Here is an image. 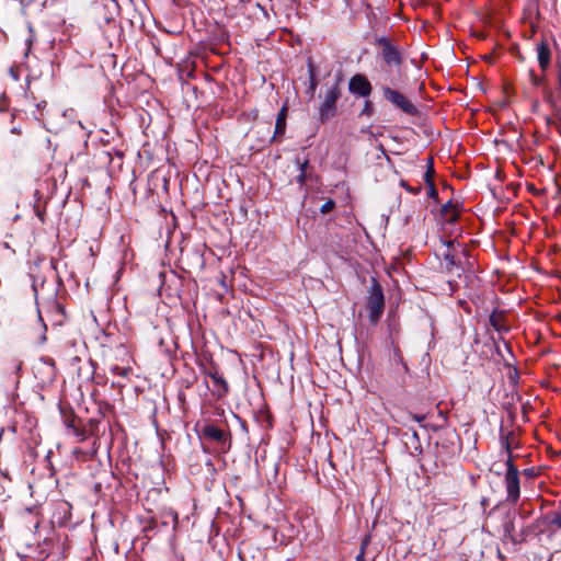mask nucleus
<instances>
[{
  "label": "nucleus",
  "mask_w": 561,
  "mask_h": 561,
  "mask_svg": "<svg viewBox=\"0 0 561 561\" xmlns=\"http://www.w3.org/2000/svg\"><path fill=\"white\" fill-rule=\"evenodd\" d=\"M374 112H375V108H374V103L366 99L365 102H364V106L362 108V111L359 112L358 116L359 117H371L374 115Z\"/></svg>",
  "instance_id": "22"
},
{
  "label": "nucleus",
  "mask_w": 561,
  "mask_h": 561,
  "mask_svg": "<svg viewBox=\"0 0 561 561\" xmlns=\"http://www.w3.org/2000/svg\"><path fill=\"white\" fill-rule=\"evenodd\" d=\"M519 470L516 465L510 466V471L504 473V486L506 491V502L516 505L520 499V479Z\"/></svg>",
  "instance_id": "6"
},
{
  "label": "nucleus",
  "mask_w": 561,
  "mask_h": 561,
  "mask_svg": "<svg viewBox=\"0 0 561 561\" xmlns=\"http://www.w3.org/2000/svg\"><path fill=\"white\" fill-rule=\"evenodd\" d=\"M530 81L535 87H539L543 83V78L539 77L535 73V71L531 69L529 71Z\"/></svg>",
  "instance_id": "31"
},
{
  "label": "nucleus",
  "mask_w": 561,
  "mask_h": 561,
  "mask_svg": "<svg viewBox=\"0 0 561 561\" xmlns=\"http://www.w3.org/2000/svg\"><path fill=\"white\" fill-rule=\"evenodd\" d=\"M547 518H550L549 525L557 526L561 529V512H551Z\"/></svg>",
  "instance_id": "26"
},
{
  "label": "nucleus",
  "mask_w": 561,
  "mask_h": 561,
  "mask_svg": "<svg viewBox=\"0 0 561 561\" xmlns=\"http://www.w3.org/2000/svg\"><path fill=\"white\" fill-rule=\"evenodd\" d=\"M366 310L368 311L369 322L376 325L385 311V295L380 283L376 277H371V283L366 297Z\"/></svg>",
  "instance_id": "3"
},
{
  "label": "nucleus",
  "mask_w": 561,
  "mask_h": 561,
  "mask_svg": "<svg viewBox=\"0 0 561 561\" xmlns=\"http://www.w3.org/2000/svg\"><path fill=\"white\" fill-rule=\"evenodd\" d=\"M381 92L383 98L389 103L400 108L403 113L411 116H415L419 114L417 107L410 100H408L400 91L392 89L390 85H383L381 88Z\"/></svg>",
  "instance_id": "7"
},
{
  "label": "nucleus",
  "mask_w": 561,
  "mask_h": 561,
  "mask_svg": "<svg viewBox=\"0 0 561 561\" xmlns=\"http://www.w3.org/2000/svg\"><path fill=\"white\" fill-rule=\"evenodd\" d=\"M162 516L164 518V520L162 522V524L164 526H167L169 524V522L167 520L168 518H171V520L173 522L174 526H176L178 523H179V514L173 508L164 510L163 513H162Z\"/></svg>",
  "instance_id": "21"
},
{
  "label": "nucleus",
  "mask_w": 561,
  "mask_h": 561,
  "mask_svg": "<svg viewBox=\"0 0 561 561\" xmlns=\"http://www.w3.org/2000/svg\"><path fill=\"white\" fill-rule=\"evenodd\" d=\"M537 50V60L539 64V67L542 71H546L551 64V49L549 47V44L546 39H541L536 47Z\"/></svg>",
  "instance_id": "10"
},
{
  "label": "nucleus",
  "mask_w": 561,
  "mask_h": 561,
  "mask_svg": "<svg viewBox=\"0 0 561 561\" xmlns=\"http://www.w3.org/2000/svg\"><path fill=\"white\" fill-rule=\"evenodd\" d=\"M348 91L360 98H368L373 92V85L363 73H355L348 81Z\"/></svg>",
  "instance_id": "9"
},
{
  "label": "nucleus",
  "mask_w": 561,
  "mask_h": 561,
  "mask_svg": "<svg viewBox=\"0 0 561 561\" xmlns=\"http://www.w3.org/2000/svg\"><path fill=\"white\" fill-rule=\"evenodd\" d=\"M454 247L453 241L447 242V251L443 254L444 261L446 264V271L448 273H453L454 270L457 271V276H461L462 267L459 261L456 260L454 253L450 251V249Z\"/></svg>",
  "instance_id": "14"
},
{
  "label": "nucleus",
  "mask_w": 561,
  "mask_h": 561,
  "mask_svg": "<svg viewBox=\"0 0 561 561\" xmlns=\"http://www.w3.org/2000/svg\"><path fill=\"white\" fill-rule=\"evenodd\" d=\"M11 133H12V134H15V135H21V134H22V129H21V127H19V126H13V127L11 128Z\"/></svg>",
  "instance_id": "38"
},
{
  "label": "nucleus",
  "mask_w": 561,
  "mask_h": 561,
  "mask_svg": "<svg viewBox=\"0 0 561 561\" xmlns=\"http://www.w3.org/2000/svg\"><path fill=\"white\" fill-rule=\"evenodd\" d=\"M28 33H30V35H28V37L25 39L26 45H27V49H30V48H31V46H32V44H33V42H34V39H35V34H34V30H33V26H32V25H28Z\"/></svg>",
  "instance_id": "34"
},
{
  "label": "nucleus",
  "mask_w": 561,
  "mask_h": 561,
  "mask_svg": "<svg viewBox=\"0 0 561 561\" xmlns=\"http://www.w3.org/2000/svg\"><path fill=\"white\" fill-rule=\"evenodd\" d=\"M412 419L416 422H422L425 420V415L413 414Z\"/></svg>",
  "instance_id": "39"
},
{
  "label": "nucleus",
  "mask_w": 561,
  "mask_h": 561,
  "mask_svg": "<svg viewBox=\"0 0 561 561\" xmlns=\"http://www.w3.org/2000/svg\"><path fill=\"white\" fill-rule=\"evenodd\" d=\"M199 438L217 444L219 451L224 454L228 453L232 445L229 427L226 425L224 428L213 422H206L201 427Z\"/></svg>",
  "instance_id": "4"
},
{
  "label": "nucleus",
  "mask_w": 561,
  "mask_h": 561,
  "mask_svg": "<svg viewBox=\"0 0 561 561\" xmlns=\"http://www.w3.org/2000/svg\"><path fill=\"white\" fill-rule=\"evenodd\" d=\"M335 208V201L332 198H329L325 201V203L320 207V213L322 215H325L330 211H332Z\"/></svg>",
  "instance_id": "27"
},
{
  "label": "nucleus",
  "mask_w": 561,
  "mask_h": 561,
  "mask_svg": "<svg viewBox=\"0 0 561 561\" xmlns=\"http://www.w3.org/2000/svg\"><path fill=\"white\" fill-rule=\"evenodd\" d=\"M457 437L456 432L445 431L439 435V440L436 442V446L443 448L447 453L453 449L455 445V438Z\"/></svg>",
  "instance_id": "18"
},
{
  "label": "nucleus",
  "mask_w": 561,
  "mask_h": 561,
  "mask_svg": "<svg viewBox=\"0 0 561 561\" xmlns=\"http://www.w3.org/2000/svg\"><path fill=\"white\" fill-rule=\"evenodd\" d=\"M307 66H308V75H309V88L307 90V93H309L310 95H313L319 85V80L317 79V75H316V66L311 59L308 60Z\"/></svg>",
  "instance_id": "20"
},
{
  "label": "nucleus",
  "mask_w": 561,
  "mask_h": 561,
  "mask_svg": "<svg viewBox=\"0 0 561 561\" xmlns=\"http://www.w3.org/2000/svg\"><path fill=\"white\" fill-rule=\"evenodd\" d=\"M557 115H558V116L560 117V119H561V110L559 111V113H558Z\"/></svg>",
  "instance_id": "42"
},
{
  "label": "nucleus",
  "mask_w": 561,
  "mask_h": 561,
  "mask_svg": "<svg viewBox=\"0 0 561 561\" xmlns=\"http://www.w3.org/2000/svg\"><path fill=\"white\" fill-rule=\"evenodd\" d=\"M178 399L181 402V404L183 405L186 402L185 393L183 391H180L179 394H178Z\"/></svg>",
  "instance_id": "37"
},
{
  "label": "nucleus",
  "mask_w": 561,
  "mask_h": 561,
  "mask_svg": "<svg viewBox=\"0 0 561 561\" xmlns=\"http://www.w3.org/2000/svg\"><path fill=\"white\" fill-rule=\"evenodd\" d=\"M116 158L119 160V163L123 164L124 153L123 151H115Z\"/></svg>",
  "instance_id": "40"
},
{
  "label": "nucleus",
  "mask_w": 561,
  "mask_h": 561,
  "mask_svg": "<svg viewBox=\"0 0 561 561\" xmlns=\"http://www.w3.org/2000/svg\"><path fill=\"white\" fill-rule=\"evenodd\" d=\"M523 474L530 478V479H534L538 476V471L535 467H530V468H526L523 470Z\"/></svg>",
  "instance_id": "33"
},
{
  "label": "nucleus",
  "mask_w": 561,
  "mask_h": 561,
  "mask_svg": "<svg viewBox=\"0 0 561 561\" xmlns=\"http://www.w3.org/2000/svg\"><path fill=\"white\" fill-rule=\"evenodd\" d=\"M287 113H288V108H287V105L285 104V105H283V107L280 108V111L277 114L274 134H273L270 142L280 141L282 137L284 136V134L286 131Z\"/></svg>",
  "instance_id": "11"
},
{
  "label": "nucleus",
  "mask_w": 561,
  "mask_h": 561,
  "mask_svg": "<svg viewBox=\"0 0 561 561\" xmlns=\"http://www.w3.org/2000/svg\"><path fill=\"white\" fill-rule=\"evenodd\" d=\"M94 160L96 162L98 168H105L110 167L113 163L114 158L110 150L102 149L94 154Z\"/></svg>",
  "instance_id": "19"
},
{
  "label": "nucleus",
  "mask_w": 561,
  "mask_h": 561,
  "mask_svg": "<svg viewBox=\"0 0 561 561\" xmlns=\"http://www.w3.org/2000/svg\"><path fill=\"white\" fill-rule=\"evenodd\" d=\"M400 185H401L402 187H404L409 193H411V194H413V195H417V194H420V193L422 192V190H423L422 184H420V183H419V184H417V185H415V186H411V185H409V184H408L405 181H403V180L401 181Z\"/></svg>",
  "instance_id": "25"
},
{
  "label": "nucleus",
  "mask_w": 561,
  "mask_h": 561,
  "mask_svg": "<svg viewBox=\"0 0 561 561\" xmlns=\"http://www.w3.org/2000/svg\"><path fill=\"white\" fill-rule=\"evenodd\" d=\"M197 379V377H193V379H183V386L188 389L193 386V383L195 382V380Z\"/></svg>",
  "instance_id": "35"
},
{
  "label": "nucleus",
  "mask_w": 561,
  "mask_h": 561,
  "mask_svg": "<svg viewBox=\"0 0 561 561\" xmlns=\"http://www.w3.org/2000/svg\"><path fill=\"white\" fill-rule=\"evenodd\" d=\"M294 163L296 164L297 169L299 170V174L296 176V183L300 186H304L310 176L308 173V170L311 169L310 161L308 158L300 159V157H296L294 159Z\"/></svg>",
  "instance_id": "15"
},
{
  "label": "nucleus",
  "mask_w": 561,
  "mask_h": 561,
  "mask_svg": "<svg viewBox=\"0 0 561 561\" xmlns=\"http://www.w3.org/2000/svg\"><path fill=\"white\" fill-rule=\"evenodd\" d=\"M374 45L379 48L382 61L388 67L397 69V77L391 78L390 84L399 87L402 81L403 55L399 47L387 36L376 37Z\"/></svg>",
  "instance_id": "1"
},
{
  "label": "nucleus",
  "mask_w": 561,
  "mask_h": 561,
  "mask_svg": "<svg viewBox=\"0 0 561 561\" xmlns=\"http://www.w3.org/2000/svg\"><path fill=\"white\" fill-rule=\"evenodd\" d=\"M370 537L366 536L360 543V552L356 556V561H365V549L369 543Z\"/></svg>",
  "instance_id": "28"
},
{
  "label": "nucleus",
  "mask_w": 561,
  "mask_h": 561,
  "mask_svg": "<svg viewBox=\"0 0 561 561\" xmlns=\"http://www.w3.org/2000/svg\"><path fill=\"white\" fill-rule=\"evenodd\" d=\"M440 214L445 217L446 222L455 224L459 219V204L448 201L442 206Z\"/></svg>",
  "instance_id": "16"
},
{
  "label": "nucleus",
  "mask_w": 561,
  "mask_h": 561,
  "mask_svg": "<svg viewBox=\"0 0 561 561\" xmlns=\"http://www.w3.org/2000/svg\"><path fill=\"white\" fill-rule=\"evenodd\" d=\"M34 211H35V215L37 216V218L41 220V222L44 224L45 222V215H46L45 207L41 206L39 204H35L34 205Z\"/></svg>",
  "instance_id": "29"
},
{
  "label": "nucleus",
  "mask_w": 561,
  "mask_h": 561,
  "mask_svg": "<svg viewBox=\"0 0 561 561\" xmlns=\"http://www.w3.org/2000/svg\"><path fill=\"white\" fill-rule=\"evenodd\" d=\"M506 314L504 310L494 309L489 318L490 325L499 333H506L510 327L505 324Z\"/></svg>",
  "instance_id": "13"
},
{
  "label": "nucleus",
  "mask_w": 561,
  "mask_h": 561,
  "mask_svg": "<svg viewBox=\"0 0 561 561\" xmlns=\"http://www.w3.org/2000/svg\"><path fill=\"white\" fill-rule=\"evenodd\" d=\"M59 412L61 415L62 423L68 428H71L75 436L83 442L88 437L87 430L81 425V419H79L73 409L69 404H60Z\"/></svg>",
  "instance_id": "8"
},
{
  "label": "nucleus",
  "mask_w": 561,
  "mask_h": 561,
  "mask_svg": "<svg viewBox=\"0 0 561 561\" xmlns=\"http://www.w3.org/2000/svg\"><path fill=\"white\" fill-rule=\"evenodd\" d=\"M111 373L113 375H117V376H121V377H127L130 371H131V368L129 367H121V366H117V365H114L111 367Z\"/></svg>",
  "instance_id": "24"
},
{
  "label": "nucleus",
  "mask_w": 561,
  "mask_h": 561,
  "mask_svg": "<svg viewBox=\"0 0 561 561\" xmlns=\"http://www.w3.org/2000/svg\"><path fill=\"white\" fill-rule=\"evenodd\" d=\"M504 529H505V533H507V534H508V536L512 538L511 533H512V530L514 529V524H513L512 522H511V523H507V524L505 525Z\"/></svg>",
  "instance_id": "36"
},
{
  "label": "nucleus",
  "mask_w": 561,
  "mask_h": 561,
  "mask_svg": "<svg viewBox=\"0 0 561 561\" xmlns=\"http://www.w3.org/2000/svg\"><path fill=\"white\" fill-rule=\"evenodd\" d=\"M505 454H506V460H505V467H506V471H510V466L511 465H515L514 463V459H515V455L513 454V449H508V450H504Z\"/></svg>",
  "instance_id": "30"
},
{
  "label": "nucleus",
  "mask_w": 561,
  "mask_h": 561,
  "mask_svg": "<svg viewBox=\"0 0 561 561\" xmlns=\"http://www.w3.org/2000/svg\"><path fill=\"white\" fill-rule=\"evenodd\" d=\"M500 442L503 450H508L518 447L517 434L514 431L504 433L502 426L500 428Z\"/></svg>",
  "instance_id": "17"
},
{
  "label": "nucleus",
  "mask_w": 561,
  "mask_h": 561,
  "mask_svg": "<svg viewBox=\"0 0 561 561\" xmlns=\"http://www.w3.org/2000/svg\"><path fill=\"white\" fill-rule=\"evenodd\" d=\"M428 187L427 195L430 198L434 199L435 202H438V191L434 184H426Z\"/></svg>",
  "instance_id": "32"
},
{
  "label": "nucleus",
  "mask_w": 561,
  "mask_h": 561,
  "mask_svg": "<svg viewBox=\"0 0 561 561\" xmlns=\"http://www.w3.org/2000/svg\"><path fill=\"white\" fill-rule=\"evenodd\" d=\"M342 96V89L340 85V79L331 84L330 87L325 85L324 90L321 91L319 98L321 100L319 111H318V119L323 124L336 116L337 114V102Z\"/></svg>",
  "instance_id": "2"
},
{
  "label": "nucleus",
  "mask_w": 561,
  "mask_h": 561,
  "mask_svg": "<svg viewBox=\"0 0 561 561\" xmlns=\"http://www.w3.org/2000/svg\"><path fill=\"white\" fill-rule=\"evenodd\" d=\"M412 437L415 438L416 440H419V435H417L416 431L412 432Z\"/></svg>",
  "instance_id": "41"
},
{
  "label": "nucleus",
  "mask_w": 561,
  "mask_h": 561,
  "mask_svg": "<svg viewBox=\"0 0 561 561\" xmlns=\"http://www.w3.org/2000/svg\"><path fill=\"white\" fill-rule=\"evenodd\" d=\"M434 175H435V170H434V165H433V159L430 158L428 159V164H427V169L424 173V181L426 184H434Z\"/></svg>",
  "instance_id": "23"
},
{
  "label": "nucleus",
  "mask_w": 561,
  "mask_h": 561,
  "mask_svg": "<svg viewBox=\"0 0 561 561\" xmlns=\"http://www.w3.org/2000/svg\"><path fill=\"white\" fill-rule=\"evenodd\" d=\"M199 367L202 373L213 381L214 389L211 390V394L217 399L226 397L230 391V387L224 374L219 370V366L210 362L209 365L201 363Z\"/></svg>",
  "instance_id": "5"
},
{
  "label": "nucleus",
  "mask_w": 561,
  "mask_h": 561,
  "mask_svg": "<svg viewBox=\"0 0 561 561\" xmlns=\"http://www.w3.org/2000/svg\"><path fill=\"white\" fill-rule=\"evenodd\" d=\"M25 98L33 104V106L38 112L37 114L35 112H32L34 117L38 122L45 123L46 116H47V101L46 100L37 101V99L33 92H26Z\"/></svg>",
  "instance_id": "12"
}]
</instances>
